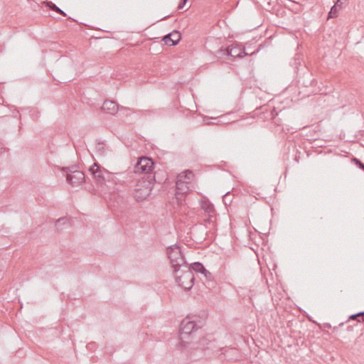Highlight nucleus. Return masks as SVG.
<instances>
[{"label": "nucleus", "mask_w": 364, "mask_h": 364, "mask_svg": "<svg viewBox=\"0 0 364 364\" xmlns=\"http://www.w3.org/2000/svg\"><path fill=\"white\" fill-rule=\"evenodd\" d=\"M155 176L149 175L146 178L141 177L138 180L134 189V197L138 201L146 199L151 193Z\"/></svg>", "instance_id": "obj_1"}, {"label": "nucleus", "mask_w": 364, "mask_h": 364, "mask_svg": "<svg viewBox=\"0 0 364 364\" xmlns=\"http://www.w3.org/2000/svg\"><path fill=\"white\" fill-rule=\"evenodd\" d=\"M178 285L185 290H189L193 286L194 275L188 265L182 266L173 271Z\"/></svg>", "instance_id": "obj_2"}, {"label": "nucleus", "mask_w": 364, "mask_h": 364, "mask_svg": "<svg viewBox=\"0 0 364 364\" xmlns=\"http://www.w3.org/2000/svg\"><path fill=\"white\" fill-rule=\"evenodd\" d=\"M202 326L201 322H198V318L196 316L185 318L181 323L180 327V336L181 342L180 347L183 348H188L189 343L184 341L186 336H190L191 333L200 328Z\"/></svg>", "instance_id": "obj_3"}, {"label": "nucleus", "mask_w": 364, "mask_h": 364, "mask_svg": "<svg viewBox=\"0 0 364 364\" xmlns=\"http://www.w3.org/2000/svg\"><path fill=\"white\" fill-rule=\"evenodd\" d=\"M215 345L214 343V341L212 338V336H207L205 337H203L201 338L199 341V343L198 344V346L196 348H191V350H193L190 351V355L193 359H199L201 356V352L206 350H208L209 349H212L215 348ZM205 355H209V353H205Z\"/></svg>", "instance_id": "obj_4"}, {"label": "nucleus", "mask_w": 364, "mask_h": 364, "mask_svg": "<svg viewBox=\"0 0 364 364\" xmlns=\"http://www.w3.org/2000/svg\"><path fill=\"white\" fill-rule=\"evenodd\" d=\"M166 253L170 260L173 271L182 266L188 265L182 255L181 249L177 245L170 246L167 248Z\"/></svg>", "instance_id": "obj_5"}, {"label": "nucleus", "mask_w": 364, "mask_h": 364, "mask_svg": "<svg viewBox=\"0 0 364 364\" xmlns=\"http://www.w3.org/2000/svg\"><path fill=\"white\" fill-rule=\"evenodd\" d=\"M63 171L66 173L67 181L73 186H78L85 180V174L81 171L73 170L69 167L63 168Z\"/></svg>", "instance_id": "obj_6"}, {"label": "nucleus", "mask_w": 364, "mask_h": 364, "mask_svg": "<svg viewBox=\"0 0 364 364\" xmlns=\"http://www.w3.org/2000/svg\"><path fill=\"white\" fill-rule=\"evenodd\" d=\"M134 168L136 173L144 174L142 177L146 178L149 175L154 176L153 173L154 162L149 158L143 157L140 159Z\"/></svg>", "instance_id": "obj_7"}, {"label": "nucleus", "mask_w": 364, "mask_h": 364, "mask_svg": "<svg viewBox=\"0 0 364 364\" xmlns=\"http://www.w3.org/2000/svg\"><path fill=\"white\" fill-rule=\"evenodd\" d=\"M89 171L98 183L105 184L106 170L102 169L99 164L95 163Z\"/></svg>", "instance_id": "obj_8"}, {"label": "nucleus", "mask_w": 364, "mask_h": 364, "mask_svg": "<svg viewBox=\"0 0 364 364\" xmlns=\"http://www.w3.org/2000/svg\"><path fill=\"white\" fill-rule=\"evenodd\" d=\"M119 109H129L128 108L123 107L119 108L117 102L112 100H105L102 106V109L110 114H116Z\"/></svg>", "instance_id": "obj_9"}, {"label": "nucleus", "mask_w": 364, "mask_h": 364, "mask_svg": "<svg viewBox=\"0 0 364 364\" xmlns=\"http://www.w3.org/2000/svg\"><path fill=\"white\" fill-rule=\"evenodd\" d=\"M224 53L233 58H242L247 55L245 48L240 46H229L224 50Z\"/></svg>", "instance_id": "obj_10"}, {"label": "nucleus", "mask_w": 364, "mask_h": 364, "mask_svg": "<svg viewBox=\"0 0 364 364\" xmlns=\"http://www.w3.org/2000/svg\"><path fill=\"white\" fill-rule=\"evenodd\" d=\"M181 39V33L177 31H174L167 35H166L163 38V41L165 44L168 46H175L176 45Z\"/></svg>", "instance_id": "obj_11"}, {"label": "nucleus", "mask_w": 364, "mask_h": 364, "mask_svg": "<svg viewBox=\"0 0 364 364\" xmlns=\"http://www.w3.org/2000/svg\"><path fill=\"white\" fill-rule=\"evenodd\" d=\"M188 181L183 180V176H178L177 181L176 183V187L178 193H187L189 190V187L188 186Z\"/></svg>", "instance_id": "obj_12"}, {"label": "nucleus", "mask_w": 364, "mask_h": 364, "mask_svg": "<svg viewBox=\"0 0 364 364\" xmlns=\"http://www.w3.org/2000/svg\"><path fill=\"white\" fill-rule=\"evenodd\" d=\"M202 209L209 215L208 218H213L215 214V208L213 205L209 201H202L201 203Z\"/></svg>", "instance_id": "obj_13"}, {"label": "nucleus", "mask_w": 364, "mask_h": 364, "mask_svg": "<svg viewBox=\"0 0 364 364\" xmlns=\"http://www.w3.org/2000/svg\"><path fill=\"white\" fill-rule=\"evenodd\" d=\"M106 176H105V183L109 182L112 183L114 184H117L119 181V179L117 178L118 175H120V173H110L109 171H106Z\"/></svg>", "instance_id": "obj_14"}, {"label": "nucleus", "mask_w": 364, "mask_h": 364, "mask_svg": "<svg viewBox=\"0 0 364 364\" xmlns=\"http://www.w3.org/2000/svg\"><path fill=\"white\" fill-rule=\"evenodd\" d=\"M178 176H183V180L187 181L188 183H189L191 181V179L193 176V174L192 171L187 170L184 172L181 173Z\"/></svg>", "instance_id": "obj_15"}, {"label": "nucleus", "mask_w": 364, "mask_h": 364, "mask_svg": "<svg viewBox=\"0 0 364 364\" xmlns=\"http://www.w3.org/2000/svg\"><path fill=\"white\" fill-rule=\"evenodd\" d=\"M192 269L196 272L201 273L203 270H205L204 266L200 262H195L192 264Z\"/></svg>", "instance_id": "obj_16"}, {"label": "nucleus", "mask_w": 364, "mask_h": 364, "mask_svg": "<svg viewBox=\"0 0 364 364\" xmlns=\"http://www.w3.org/2000/svg\"><path fill=\"white\" fill-rule=\"evenodd\" d=\"M49 4H50V8L53 11H56L57 13L63 15V16H66V14L63 10H61L60 8H58L55 4H54L51 2H50Z\"/></svg>", "instance_id": "obj_17"}, {"label": "nucleus", "mask_w": 364, "mask_h": 364, "mask_svg": "<svg viewBox=\"0 0 364 364\" xmlns=\"http://www.w3.org/2000/svg\"><path fill=\"white\" fill-rule=\"evenodd\" d=\"M68 223V220L66 218H60L55 222V226L57 228H60L61 225H66Z\"/></svg>", "instance_id": "obj_18"}, {"label": "nucleus", "mask_w": 364, "mask_h": 364, "mask_svg": "<svg viewBox=\"0 0 364 364\" xmlns=\"http://www.w3.org/2000/svg\"><path fill=\"white\" fill-rule=\"evenodd\" d=\"M338 7L335 4L331 9V11L328 13V18H335L338 16Z\"/></svg>", "instance_id": "obj_19"}, {"label": "nucleus", "mask_w": 364, "mask_h": 364, "mask_svg": "<svg viewBox=\"0 0 364 364\" xmlns=\"http://www.w3.org/2000/svg\"><path fill=\"white\" fill-rule=\"evenodd\" d=\"M350 318H356L359 322L364 321V311L352 315L350 316Z\"/></svg>", "instance_id": "obj_20"}, {"label": "nucleus", "mask_w": 364, "mask_h": 364, "mask_svg": "<svg viewBox=\"0 0 364 364\" xmlns=\"http://www.w3.org/2000/svg\"><path fill=\"white\" fill-rule=\"evenodd\" d=\"M348 1L349 0H337L335 5L337 6L338 8L341 9L348 4Z\"/></svg>", "instance_id": "obj_21"}, {"label": "nucleus", "mask_w": 364, "mask_h": 364, "mask_svg": "<svg viewBox=\"0 0 364 364\" xmlns=\"http://www.w3.org/2000/svg\"><path fill=\"white\" fill-rule=\"evenodd\" d=\"M96 149L97 151H99L101 154H104L105 153V149L104 147V144L102 143H98L96 145Z\"/></svg>", "instance_id": "obj_22"}, {"label": "nucleus", "mask_w": 364, "mask_h": 364, "mask_svg": "<svg viewBox=\"0 0 364 364\" xmlns=\"http://www.w3.org/2000/svg\"><path fill=\"white\" fill-rule=\"evenodd\" d=\"M353 161L355 163V165H357L360 169H362L364 171V164L362 163L359 159L356 158L353 159Z\"/></svg>", "instance_id": "obj_23"}, {"label": "nucleus", "mask_w": 364, "mask_h": 364, "mask_svg": "<svg viewBox=\"0 0 364 364\" xmlns=\"http://www.w3.org/2000/svg\"><path fill=\"white\" fill-rule=\"evenodd\" d=\"M201 274H203V276L205 277V278L207 279V280H210L211 279V277H212V274L211 273L208 271L205 268V270H203Z\"/></svg>", "instance_id": "obj_24"}, {"label": "nucleus", "mask_w": 364, "mask_h": 364, "mask_svg": "<svg viewBox=\"0 0 364 364\" xmlns=\"http://www.w3.org/2000/svg\"><path fill=\"white\" fill-rule=\"evenodd\" d=\"M229 195L228 193H226L224 196H223V202L225 203V205L228 204V203H231V200L229 198Z\"/></svg>", "instance_id": "obj_25"}, {"label": "nucleus", "mask_w": 364, "mask_h": 364, "mask_svg": "<svg viewBox=\"0 0 364 364\" xmlns=\"http://www.w3.org/2000/svg\"><path fill=\"white\" fill-rule=\"evenodd\" d=\"M188 0H181L178 6V9H181L184 7V6L186 5V2H187Z\"/></svg>", "instance_id": "obj_26"}]
</instances>
